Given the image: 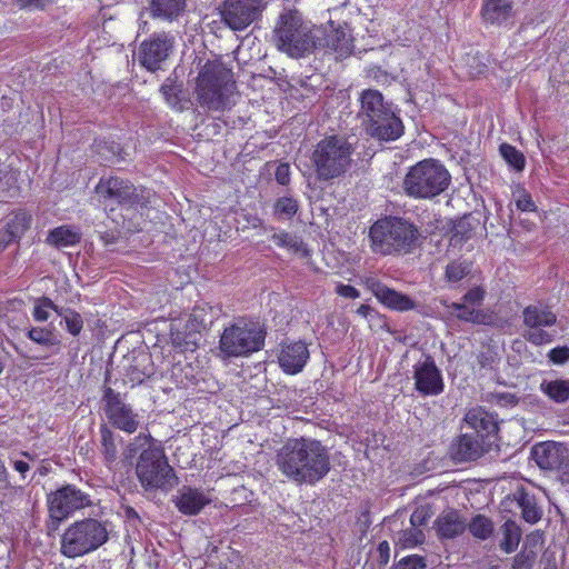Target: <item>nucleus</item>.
Returning a JSON list of instances; mask_svg holds the SVG:
<instances>
[{
    "mask_svg": "<svg viewBox=\"0 0 569 569\" xmlns=\"http://www.w3.org/2000/svg\"><path fill=\"white\" fill-rule=\"evenodd\" d=\"M352 144L343 137L330 136L320 140L312 153L319 180H330L347 172L351 166Z\"/></svg>",
    "mask_w": 569,
    "mask_h": 569,
    "instance_id": "nucleus-6",
    "label": "nucleus"
},
{
    "mask_svg": "<svg viewBox=\"0 0 569 569\" xmlns=\"http://www.w3.org/2000/svg\"><path fill=\"white\" fill-rule=\"evenodd\" d=\"M28 337L36 343L42 346L52 345L53 335L49 329L46 328H31L28 331Z\"/></svg>",
    "mask_w": 569,
    "mask_h": 569,
    "instance_id": "nucleus-48",
    "label": "nucleus"
},
{
    "mask_svg": "<svg viewBox=\"0 0 569 569\" xmlns=\"http://www.w3.org/2000/svg\"><path fill=\"white\" fill-rule=\"evenodd\" d=\"M250 223L253 228H259L262 226V220L258 217H252V219L250 220Z\"/></svg>",
    "mask_w": 569,
    "mask_h": 569,
    "instance_id": "nucleus-58",
    "label": "nucleus"
},
{
    "mask_svg": "<svg viewBox=\"0 0 569 569\" xmlns=\"http://www.w3.org/2000/svg\"><path fill=\"white\" fill-rule=\"evenodd\" d=\"M3 184H2V181L0 180V189H3Z\"/></svg>",
    "mask_w": 569,
    "mask_h": 569,
    "instance_id": "nucleus-62",
    "label": "nucleus"
},
{
    "mask_svg": "<svg viewBox=\"0 0 569 569\" xmlns=\"http://www.w3.org/2000/svg\"><path fill=\"white\" fill-rule=\"evenodd\" d=\"M51 311H54L58 315V311H60V308L56 306L51 299L47 297H42L38 300H36L33 306L32 316L36 321H47L50 317Z\"/></svg>",
    "mask_w": 569,
    "mask_h": 569,
    "instance_id": "nucleus-41",
    "label": "nucleus"
},
{
    "mask_svg": "<svg viewBox=\"0 0 569 569\" xmlns=\"http://www.w3.org/2000/svg\"><path fill=\"white\" fill-rule=\"evenodd\" d=\"M210 502L208 492L192 488H182L174 499L178 510L188 516L199 513Z\"/></svg>",
    "mask_w": 569,
    "mask_h": 569,
    "instance_id": "nucleus-24",
    "label": "nucleus"
},
{
    "mask_svg": "<svg viewBox=\"0 0 569 569\" xmlns=\"http://www.w3.org/2000/svg\"><path fill=\"white\" fill-rule=\"evenodd\" d=\"M512 200L516 208L522 212H533L537 209L531 194L521 186L513 189Z\"/></svg>",
    "mask_w": 569,
    "mask_h": 569,
    "instance_id": "nucleus-42",
    "label": "nucleus"
},
{
    "mask_svg": "<svg viewBox=\"0 0 569 569\" xmlns=\"http://www.w3.org/2000/svg\"><path fill=\"white\" fill-rule=\"evenodd\" d=\"M557 316L547 307L531 305L522 311V336L535 346L550 343L555 335L548 329L555 326Z\"/></svg>",
    "mask_w": 569,
    "mask_h": 569,
    "instance_id": "nucleus-10",
    "label": "nucleus"
},
{
    "mask_svg": "<svg viewBox=\"0 0 569 569\" xmlns=\"http://www.w3.org/2000/svg\"><path fill=\"white\" fill-rule=\"evenodd\" d=\"M521 223L523 224V227L527 229V230H531L533 224L532 223H529V222H525V221H521Z\"/></svg>",
    "mask_w": 569,
    "mask_h": 569,
    "instance_id": "nucleus-59",
    "label": "nucleus"
},
{
    "mask_svg": "<svg viewBox=\"0 0 569 569\" xmlns=\"http://www.w3.org/2000/svg\"><path fill=\"white\" fill-rule=\"evenodd\" d=\"M161 92L167 103L177 111H183L189 108L190 101L181 98L182 84L172 79H167L161 86Z\"/></svg>",
    "mask_w": 569,
    "mask_h": 569,
    "instance_id": "nucleus-34",
    "label": "nucleus"
},
{
    "mask_svg": "<svg viewBox=\"0 0 569 569\" xmlns=\"http://www.w3.org/2000/svg\"><path fill=\"white\" fill-rule=\"evenodd\" d=\"M32 217L27 211L20 210L9 217L4 230L0 233V244L7 246L19 239L30 227Z\"/></svg>",
    "mask_w": 569,
    "mask_h": 569,
    "instance_id": "nucleus-26",
    "label": "nucleus"
},
{
    "mask_svg": "<svg viewBox=\"0 0 569 569\" xmlns=\"http://www.w3.org/2000/svg\"><path fill=\"white\" fill-rule=\"evenodd\" d=\"M103 411L108 421L117 429L133 433L140 426V417L132 407L124 402L119 392L108 387L103 393Z\"/></svg>",
    "mask_w": 569,
    "mask_h": 569,
    "instance_id": "nucleus-12",
    "label": "nucleus"
},
{
    "mask_svg": "<svg viewBox=\"0 0 569 569\" xmlns=\"http://www.w3.org/2000/svg\"><path fill=\"white\" fill-rule=\"evenodd\" d=\"M465 425L477 433V438H485L498 429L495 417L480 407L471 408L465 416Z\"/></svg>",
    "mask_w": 569,
    "mask_h": 569,
    "instance_id": "nucleus-25",
    "label": "nucleus"
},
{
    "mask_svg": "<svg viewBox=\"0 0 569 569\" xmlns=\"http://www.w3.org/2000/svg\"><path fill=\"white\" fill-rule=\"evenodd\" d=\"M22 456L30 458L29 453L22 452Z\"/></svg>",
    "mask_w": 569,
    "mask_h": 569,
    "instance_id": "nucleus-61",
    "label": "nucleus"
},
{
    "mask_svg": "<svg viewBox=\"0 0 569 569\" xmlns=\"http://www.w3.org/2000/svg\"><path fill=\"white\" fill-rule=\"evenodd\" d=\"M12 463L14 470L18 471L24 478L27 471H29L30 469L29 463L22 460H14Z\"/></svg>",
    "mask_w": 569,
    "mask_h": 569,
    "instance_id": "nucleus-56",
    "label": "nucleus"
},
{
    "mask_svg": "<svg viewBox=\"0 0 569 569\" xmlns=\"http://www.w3.org/2000/svg\"><path fill=\"white\" fill-rule=\"evenodd\" d=\"M501 531L502 540L500 542V547L505 552L511 553L519 546L521 530L515 521L508 520L501 527Z\"/></svg>",
    "mask_w": 569,
    "mask_h": 569,
    "instance_id": "nucleus-37",
    "label": "nucleus"
},
{
    "mask_svg": "<svg viewBox=\"0 0 569 569\" xmlns=\"http://www.w3.org/2000/svg\"><path fill=\"white\" fill-rule=\"evenodd\" d=\"M482 17L487 23L501 26L512 17L511 0H486Z\"/></svg>",
    "mask_w": 569,
    "mask_h": 569,
    "instance_id": "nucleus-28",
    "label": "nucleus"
},
{
    "mask_svg": "<svg viewBox=\"0 0 569 569\" xmlns=\"http://www.w3.org/2000/svg\"><path fill=\"white\" fill-rule=\"evenodd\" d=\"M535 550H522L519 552L513 560V569H531L536 561Z\"/></svg>",
    "mask_w": 569,
    "mask_h": 569,
    "instance_id": "nucleus-47",
    "label": "nucleus"
},
{
    "mask_svg": "<svg viewBox=\"0 0 569 569\" xmlns=\"http://www.w3.org/2000/svg\"><path fill=\"white\" fill-rule=\"evenodd\" d=\"M426 567L425 559L420 556L412 555L402 558L395 569H423Z\"/></svg>",
    "mask_w": 569,
    "mask_h": 569,
    "instance_id": "nucleus-50",
    "label": "nucleus"
},
{
    "mask_svg": "<svg viewBox=\"0 0 569 569\" xmlns=\"http://www.w3.org/2000/svg\"><path fill=\"white\" fill-rule=\"evenodd\" d=\"M481 441L471 435L465 433L452 442L450 456L456 461L475 460L480 456Z\"/></svg>",
    "mask_w": 569,
    "mask_h": 569,
    "instance_id": "nucleus-27",
    "label": "nucleus"
},
{
    "mask_svg": "<svg viewBox=\"0 0 569 569\" xmlns=\"http://www.w3.org/2000/svg\"><path fill=\"white\" fill-rule=\"evenodd\" d=\"M371 249L383 256L411 252L419 239L418 229L400 218L377 220L369 230Z\"/></svg>",
    "mask_w": 569,
    "mask_h": 569,
    "instance_id": "nucleus-3",
    "label": "nucleus"
},
{
    "mask_svg": "<svg viewBox=\"0 0 569 569\" xmlns=\"http://www.w3.org/2000/svg\"><path fill=\"white\" fill-rule=\"evenodd\" d=\"M431 518V512L427 506H420L415 509L410 517V523L412 527L420 528L426 525Z\"/></svg>",
    "mask_w": 569,
    "mask_h": 569,
    "instance_id": "nucleus-49",
    "label": "nucleus"
},
{
    "mask_svg": "<svg viewBox=\"0 0 569 569\" xmlns=\"http://www.w3.org/2000/svg\"><path fill=\"white\" fill-rule=\"evenodd\" d=\"M518 502L522 511V517L527 522L536 523L540 520L541 511L530 496L521 493Z\"/></svg>",
    "mask_w": 569,
    "mask_h": 569,
    "instance_id": "nucleus-40",
    "label": "nucleus"
},
{
    "mask_svg": "<svg viewBox=\"0 0 569 569\" xmlns=\"http://www.w3.org/2000/svg\"><path fill=\"white\" fill-rule=\"evenodd\" d=\"M193 96L202 109L224 111L234 104L233 73L220 61H206L194 78Z\"/></svg>",
    "mask_w": 569,
    "mask_h": 569,
    "instance_id": "nucleus-2",
    "label": "nucleus"
},
{
    "mask_svg": "<svg viewBox=\"0 0 569 569\" xmlns=\"http://www.w3.org/2000/svg\"><path fill=\"white\" fill-rule=\"evenodd\" d=\"M365 284L379 302L390 309L407 311L415 308V302L408 296L385 286L376 278H367Z\"/></svg>",
    "mask_w": 569,
    "mask_h": 569,
    "instance_id": "nucleus-21",
    "label": "nucleus"
},
{
    "mask_svg": "<svg viewBox=\"0 0 569 569\" xmlns=\"http://www.w3.org/2000/svg\"><path fill=\"white\" fill-rule=\"evenodd\" d=\"M416 389L423 396H437L443 391L441 373L430 358L419 361L413 367Z\"/></svg>",
    "mask_w": 569,
    "mask_h": 569,
    "instance_id": "nucleus-17",
    "label": "nucleus"
},
{
    "mask_svg": "<svg viewBox=\"0 0 569 569\" xmlns=\"http://www.w3.org/2000/svg\"><path fill=\"white\" fill-rule=\"evenodd\" d=\"M174 39L168 33L153 34L149 40L141 42L138 60L149 71L160 69L161 63L173 49Z\"/></svg>",
    "mask_w": 569,
    "mask_h": 569,
    "instance_id": "nucleus-15",
    "label": "nucleus"
},
{
    "mask_svg": "<svg viewBox=\"0 0 569 569\" xmlns=\"http://www.w3.org/2000/svg\"><path fill=\"white\" fill-rule=\"evenodd\" d=\"M549 360L555 365H563L569 361V347H556L548 353Z\"/></svg>",
    "mask_w": 569,
    "mask_h": 569,
    "instance_id": "nucleus-51",
    "label": "nucleus"
},
{
    "mask_svg": "<svg viewBox=\"0 0 569 569\" xmlns=\"http://www.w3.org/2000/svg\"><path fill=\"white\" fill-rule=\"evenodd\" d=\"M266 332L253 321H237L227 327L220 338V351L226 357H246L264 345Z\"/></svg>",
    "mask_w": 569,
    "mask_h": 569,
    "instance_id": "nucleus-9",
    "label": "nucleus"
},
{
    "mask_svg": "<svg viewBox=\"0 0 569 569\" xmlns=\"http://www.w3.org/2000/svg\"><path fill=\"white\" fill-rule=\"evenodd\" d=\"M186 8V0H151L150 11L156 18L172 21L177 19Z\"/></svg>",
    "mask_w": 569,
    "mask_h": 569,
    "instance_id": "nucleus-30",
    "label": "nucleus"
},
{
    "mask_svg": "<svg viewBox=\"0 0 569 569\" xmlns=\"http://www.w3.org/2000/svg\"><path fill=\"white\" fill-rule=\"evenodd\" d=\"M266 0H224L220 7L223 23L233 31H243L261 18Z\"/></svg>",
    "mask_w": 569,
    "mask_h": 569,
    "instance_id": "nucleus-11",
    "label": "nucleus"
},
{
    "mask_svg": "<svg viewBox=\"0 0 569 569\" xmlns=\"http://www.w3.org/2000/svg\"><path fill=\"white\" fill-rule=\"evenodd\" d=\"M143 448L137 463V476L144 488L167 489L174 485V473L163 450L150 435L141 433L133 442Z\"/></svg>",
    "mask_w": 569,
    "mask_h": 569,
    "instance_id": "nucleus-5",
    "label": "nucleus"
},
{
    "mask_svg": "<svg viewBox=\"0 0 569 569\" xmlns=\"http://www.w3.org/2000/svg\"><path fill=\"white\" fill-rule=\"evenodd\" d=\"M336 292L343 297V298H348V299H357L360 297V292L358 289H356L355 287L352 286H349V284H343V283H339L337 287H336Z\"/></svg>",
    "mask_w": 569,
    "mask_h": 569,
    "instance_id": "nucleus-54",
    "label": "nucleus"
},
{
    "mask_svg": "<svg viewBox=\"0 0 569 569\" xmlns=\"http://www.w3.org/2000/svg\"><path fill=\"white\" fill-rule=\"evenodd\" d=\"M309 356L306 343L297 341L282 346L278 361L284 372L295 375L303 369Z\"/></svg>",
    "mask_w": 569,
    "mask_h": 569,
    "instance_id": "nucleus-23",
    "label": "nucleus"
},
{
    "mask_svg": "<svg viewBox=\"0 0 569 569\" xmlns=\"http://www.w3.org/2000/svg\"><path fill=\"white\" fill-rule=\"evenodd\" d=\"M81 239V233L74 227L61 226L52 229L48 237L47 243L58 249L72 247L77 244Z\"/></svg>",
    "mask_w": 569,
    "mask_h": 569,
    "instance_id": "nucleus-31",
    "label": "nucleus"
},
{
    "mask_svg": "<svg viewBox=\"0 0 569 569\" xmlns=\"http://www.w3.org/2000/svg\"><path fill=\"white\" fill-rule=\"evenodd\" d=\"M470 272V266L463 261H452L446 267L445 278L450 283H457Z\"/></svg>",
    "mask_w": 569,
    "mask_h": 569,
    "instance_id": "nucleus-44",
    "label": "nucleus"
},
{
    "mask_svg": "<svg viewBox=\"0 0 569 569\" xmlns=\"http://www.w3.org/2000/svg\"><path fill=\"white\" fill-rule=\"evenodd\" d=\"M361 113L366 116L368 122L377 117H381L385 112L390 110V106L385 103L382 94L377 90H366L361 93Z\"/></svg>",
    "mask_w": 569,
    "mask_h": 569,
    "instance_id": "nucleus-29",
    "label": "nucleus"
},
{
    "mask_svg": "<svg viewBox=\"0 0 569 569\" xmlns=\"http://www.w3.org/2000/svg\"><path fill=\"white\" fill-rule=\"evenodd\" d=\"M298 209V201L290 196L278 198L273 206L274 216L279 220H290L297 213Z\"/></svg>",
    "mask_w": 569,
    "mask_h": 569,
    "instance_id": "nucleus-38",
    "label": "nucleus"
},
{
    "mask_svg": "<svg viewBox=\"0 0 569 569\" xmlns=\"http://www.w3.org/2000/svg\"><path fill=\"white\" fill-rule=\"evenodd\" d=\"M320 29L318 34V47L325 48L333 53L337 58H345L352 52V38L346 27L335 28L332 23Z\"/></svg>",
    "mask_w": 569,
    "mask_h": 569,
    "instance_id": "nucleus-20",
    "label": "nucleus"
},
{
    "mask_svg": "<svg viewBox=\"0 0 569 569\" xmlns=\"http://www.w3.org/2000/svg\"><path fill=\"white\" fill-rule=\"evenodd\" d=\"M399 541L405 548H412L423 541V532L420 528L412 527L400 533Z\"/></svg>",
    "mask_w": 569,
    "mask_h": 569,
    "instance_id": "nucleus-46",
    "label": "nucleus"
},
{
    "mask_svg": "<svg viewBox=\"0 0 569 569\" xmlns=\"http://www.w3.org/2000/svg\"><path fill=\"white\" fill-rule=\"evenodd\" d=\"M469 530L476 538L487 539L492 533L493 527L488 518L477 516L469 523Z\"/></svg>",
    "mask_w": 569,
    "mask_h": 569,
    "instance_id": "nucleus-45",
    "label": "nucleus"
},
{
    "mask_svg": "<svg viewBox=\"0 0 569 569\" xmlns=\"http://www.w3.org/2000/svg\"><path fill=\"white\" fill-rule=\"evenodd\" d=\"M276 180L282 186H287L290 181V167L288 163H280L276 169Z\"/></svg>",
    "mask_w": 569,
    "mask_h": 569,
    "instance_id": "nucleus-53",
    "label": "nucleus"
},
{
    "mask_svg": "<svg viewBox=\"0 0 569 569\" xmlns=\"http://www.w3.org/2000/svg\"><path fill=\"white\" fill-rule=\"evenodd\" d=\"M273 242L280 247L287 249L290 253L299 257H308L309 249L302 239L296 234L281 231L272 234Z\"/></svg>",
    "mask_w": 569,
    "mask_h": 569,
    "instance_id": "nucleus-33",
    "label": "nucleus"
},
{
    "mask_svg": "<svg viewBox=\"0 0 569 569\" xmlns=\"http://www.w3.org/2000/svg\"><path fill=\"white\" fill-rule=\"evenodd\" d=\"M109 530L104 522L88 518L71 523L61 537V553L77 558L90 553L107 542Z\"/></svg>",
    "mask_w": 569,
    "mask_h": 569,
    "instance_id": "nucleus-8",
    "label": "nucleus"
},
{
    "mask_svg": "<svg viewBox=\"0 0 569 569\" xmlns=\"http://www.w3.org/2000/svg\"><path fill=\"white\" fill-rule=\"evenodd\" d=\"M58 316L61 318V325H64L68 332L78 336L83 328V319L77 311L72 309L60 308Z\"/></svg>",
    "mask_w": 569,
    "mask_h": 569,
    "instance_id": "nucleus-39",
    "label": "nucleus"
},
{
    "mask_svg": "<svg viewBox=\"0 0 569 569\" xmlns=\"http://www.w3.org/2000/svg\"><path fill=\"white\" fill-rule=\"evenodd\" d=\"M278 470L297 483L313 485L330 471L328 449L316 439L296 438L288 440L276 455Z\"/></svg>",
    "mask_w": 569,
    "mask_h": 569,
    "instance_id": "nucleus-1",
    "label": "nucleus"
},
{
    "mask_svg": "<svg viewBox=\"0 0 569 569\" xmlns=\"http://www.w3.org/2000/svg\"><path fill=\"white\" fill-rule=\"evenodd\" d=\"M483 298L485 290L480 287H475L463 296V303L453 302L449 308L452 309V313L460 320L486 325L489 322L490 316L482 310L476 309V307L481 305Z\"/></svg>",
    "mask_w": 569,
    "mask_h": 569,
    "instance_id": "nucleus-18",
    "label": "nucleus"
},
{
    "mask_svg": "<svg viewBox=\"0 0 569 569\" xmlns=\"http://www.w3.org/2000/svg\"><path fill=\"white\" fill-rule=\"evenodd\" d=\"M540 390L556 402L563 403L569 400V380H543Z\"/></svg>",
    "mask_w": 569,
    "mask_h": 569,
    "instance_id": "nucleus-35",
    "label": "nucleus"
},
{
    "mask_svg": "<svg viewBox=\"0 0 569 569\" xmlns=\"http://www.w3.org/2000/svg\"><path fill=\"white\" fill-rule=\"evenodd\" d=\"M318 34L320 29H311L295 10L282 12L274 29L278 49L292 58L303 57L317 48Z\"/></svg>",
    "mask_w": 569,
    "mask_h": 569,
    "instance_id": "nucleus-4",
    "label": "nucleus"
},
{
    "mask_svg": "<svg viewBox=\"0 0 569 569\" xmlns=\"http://www.w3.org/2000/svg\"><path fill=\"white\" fill-rule=\"evenodd\" d=\"M212 308L207 305L196 306L191 313L188 315V320L184 323L183 331L182 321L173 320L170 325L171 340L174 345L181 346L187 343V338L194 332H199L212 322L213 316L211 315Z\"/></svg>",
    "mask_w": 569,
    "mask_h": 569,
    "instance_id": "nucleus-16",
    "label": "nucleus"
},
{
    "mask_svg": "<svg viewBox=\"0 0 569 569\" xmlns=\"http://www.w3.org/2000/svg\"><path fill=\"white\" fill-rule=\"evenodd\" d=\"M9 487L8 472L4 463L0 460V491Z\"/></svg>",
    "mask_w": 569,
    "mask_h": 569,
    "instance_id": "nucleus-55",
    "label": "nucleus"
},
{
    "mask_svg": "<svg viewBox=\"0 0 569 569\" xmlns=\"http://www.w3.org/2000/svg\"><path fill=\"white\" fill-rule=\"evenodd\" d=\"M531 455L541 469L557 471L562 483L569 482L568 452L562 445L552 441L540 442L533 446Z\"/></svg>",
    "mask_w": 569,
    "mask_h": 569,
    "instance_id": "nucleus-14",
    "label": "nucleus"
},
{
    "mask_svg": "<svg viewBox=\"0 0 569 569\" xmlns=\"http://www.w3.org/2000/svg\"><path fill=\"white\" fill-rule=\"evenodd\" d=\"M89 505V497L74 486L62 487L48 496L50 517L58 522Z\"/></svg>",
    "mask_w": 569,
    "mask_h": 569,
    "instance_id": "nucleus-13",
    "label": "nucleus"
},
{
    "mask_svg": "<svg viewBox=\"0 0 569 569\" xmlns=\"http://www.w3.org/2000/svg\"><path fill=\"white\" fill-rule=\"evenodd\" d=\"M96 191L104 202L114 201L119 204H133L137 202L136 188L130 182L118 177L100 179Z\"/></svg>",
    "mask_w": 569,
    "mask_h": 569,
    "instance_id": "nucleus-19",
    "label": "nucleus"
},
{
    "mask_svg": "<svg viewBox=\"0 0 569 569\" xmlns=\"http://www.w3.org/2000/svg\"><path fill=\"white\" fill-rule=\"evenodd\" d=\"M367 131L379 140L392 141L402 134L403 126L400 118L390 109L368 122Z\"/></svg>",
    "mask_w": 569,
    "mask_h": 569,
    "instance_id": "nucleus-22",
    "label": "nucleus"
},
{
    "mask_svg": "<svg viewBox=\"0 0 569 569\" xmlns=\"http://www.w3.org/2000/svg\"><path fill=\"white\" fill-rule=\"evenodd\" d=\"M388 548H389V547H388V542H386V541H383V542H381V543L379 545V549H380V550H386V549H388Z\"/></svg>",
    "mask_w": 569,
    "mask_h": 569,
    "instance_id": "nucleus-60",
    "label": "nucleus"
},
{
    "mask_svg": "<svg viewBox=\"0 0 569 569\" xmlns=\"http://www.w3.org/2000/svg\"><path fill=\"white\" fill-rule=\"evenodd\" d=\"M371 311V308L367 305H361L358 309H357V313L361 317H367Z\"/></svg>",
    "mask_w": 569,
    "mask_h": 569,
    "instance_id": "nucleus-57",
    "label": "nucleus"
},
{
    "mask_svg": "<svg viewBox=\"0 0 569 569\" xmlns=\"http://www.w3.org/2000/svg\"><path fill=\"white\" fill-rule=\"evenodd\" d=\"M500 153L506 162L517 171L525 168V157L515 147L503 143L500 146Z\"/></svg>",
    "mask_w": 569,
    "mask_h": 569,
    "instance_id": "nucleus-43",
    "label": "nucleus"
},
{
    "mask_svg": "<svg viewBox=\"0 0 569 569\" xmlns=\"http://www.w3.org/2000/svg\"><path fill=\"white\" fill-rule=\"evenodd\" d=\"M449 182L450 174L443 164L435 159H425L409 169L403 179V190L410 197L428 199L445 191Z\"/></svg>",
    "mask_w": 569,
    "mask_h": 569,
    "instance_id": "nucleus-7",
    "label": "nucleus"
},
{
    "mask_svg": "<svg viewBox=\"0 0 569 569\" xmlns=\"http://www.w3.org/2000/svg\"><path fill=\"white\" fill-rule=\"evenodd\" d=\"M154 370L150 363L149 355H140L134 358V365L128 371V379L132 386L140 385L144 379L151 377Z\"/></svg>",
    "mask_w": 569,
    "mask_h": 569,
    "instance_id": "nucleus-36",
    "label": "nucleus"
},
{
    "mask_svg": "<svg viewBox=\"0 0 569 569\" xmlns=\"http://www.w3.org/2000/svg\"><path fill=\"white\" fill-rule=\"evenodd\" d=\"M543 545V535L540 531H533L529 533L526 537L525 540V549L523 550H535L536 552L538 549Z\"/></svg>",
    "mask_w": 569,
    "mask_h": 569,
    "instance_id": "nucleus-52",
    "label": "nucleus"
},
{
    "mask_svg": "<svg viewBox=\"0 0 569 569\" xmlns=\"http://www.w3.org/2000/svg\"><path fill=\"white\" fill-rule=\"evenodd\" d=\"M466 529V523L459 513L450 511L440 516L437 520V530L442 538H455Z\"/></svg>",
    "mask_w": 569,
    "mask_h": 569,
    "instance_id": "nucleus-32",
    "label": "nucleus"
}]
</instances>
